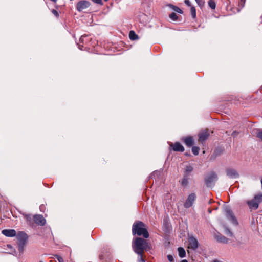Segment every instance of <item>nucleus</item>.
Wrapping results in <instances>:
<instances>
[{
	"label": "nucleus",
	"instance_id": "obj_35",
	"mask_svg": "<svg viewBox=\"0 0 262 262\" xmlns=\"http://www.w3.org/2000/svg\"><path fill=\"white\" fill-rule=\"evenodd\" d=\"M184 2L186 5L191 7V5L189 0H185Z\"/></svg>",
	"mask_w": 262,
	"mask_h": 262
},
{
	"label": "nucleus",
	"instance_id": "obj_2",
	"mask_svg": "<svg viewBox=\"0 0 262 262\" xmlns=\"http://www.w3.org/2000/svg\"><path fill=\"white\" fill-rule=\"evenodd\" d=\"M132 233L134 235H142L145 238H147L149 237V233L146 228L145 225L141 221H136L133 224Z\"/></svg>",
	"mask_w": 262,
	"mask_h": 262
},
{
	"label": "nucleus",
	"instance_id": "obj_37",
	"mask_svg": "<svg viewBox=\"0 0 262 262\" xmlns=\"http://www.w3.org/2000/svg\"><path fill=\"white\" fill-rule=\"evenodd\" d=\"M227 232L228 233V234H229L230 236H232V234L230 230H227Z\"/></svg>",
	"mask_w": 262,
	"mask_h": 262
},
{
	"label": "nucleus",
	"instance_id": "obj_6",
	"mask_svg": "<svg viewBox=\"0 0 262 262\" xmlns=\"http://www.w3.org/2000/svg\"><path fill=\"white\" fill-rule=\"evenodd\" d=\"M196 199V195L195 193H190L186 199L184 203V206L186 208L191 207L194 204Z\"/></svg>",
	"mask_w": 262,
	"mask_h": 262
},
{
	"label": "nucleus",
	"instance_id": "obj_1",
	"mask_svg": "<svg viewBox=\"0 0 262 262\" xmlns=\"http://www.w3.org/2000/svg\"><path fill=\"white\" fill-rule=\"evenodd\" d=\"M132 247L134 251L136 254L144 253V251H149L151 249V245L147 242V240L137 237L133 242Z\"/></svg>",
	"mask_w": 262,
	"mask_h": 262
},
{
	"label": "nucleus",
	"instance_id": "obj_18",
	"mask_svg": "<svg viewBox=\"0 0 262 262\" xmlns=\"http://www.w3.org/2000/svg\"><path fill=\"white\" fill-rule=\"evenodd\" d=\"M216 239L220 243H227L228 242V239L225 236L222 235H218L216 236Z\"/></svg>",
	"mask_w": 262,
	"mask_h": 262
},
{
	"label": "nucleus",
	"instance_id": "obj_40",
	"mask_svg": "<svg viewBox=\"0 0 262 262\" xmlns=\"http://www.w3.org/2000/svg\"><path fill=\"white\" fill-rule=\"evenodd\" d=\"M181 262H188V261H187V260L184 259V260H182L181 261Z\"/></svg>",
	"mask_w": 262,
	"mask_h": 262
},
{
	"label": "nucleus",
	"instance_id": "obj_24",
	"mask_svg": "<svg viewBox=\"0 0 262 262\" xmlns=\"http://www.w3.org/2000/svg\"><path fill=\"white\" fill-rule=\"evenodd\" d=\"M190 13L193 18H196V10L194 6H191Z\"/></svg>",
	"mask_w": 262,
	"mask_h": 262
},
{
	"label": "nucleus",
	"instance_id": "obj_41",
	"mask_svg": "<svg viewBox=\"0 0 262 262\" xmlns=\"http://www.w3.org/2000/svg\"><path fill=\"white\" fill-rule=\"evenodd\" d=\"M208 212L210 213L211 212V210L210 209H208Z\"/></svg>",
	"mask_w": 262,
	"mask_h": 262
},
{
	"label": "nucleus",
	"instance_id": "obj_13",
	"mask_svg": "<svg viewBox=\"0 0 262 262\" xmlns=\"http://www.w3.org/2000/svg\"><path fill=\"white\" fill-rule=\"evenodd\" d=\"M2 233L7 237H13L16 235V233L14 229H4L2 231Z\"/></svg>",
	"mask_w": 262,
	"mask_h": 262
},
{
	"label": "nucleus",
	"instance_id": "obj_30",
	"mask_svg": "<svg viewBox=\"0 0 262 262\" xmlns=\"http://www.w3.org/2000/svg\"><path fill=\"white\" fill-rule=\"evenodd\" d=\"M167 259L170 262H172L174 260L173 257L172 255H168Z\"/></svg>",
	"mask_w": 262,
	"mask_h": 262
},
{
	"label": "nucleus",
	"instance_id": "obj_36",
	"mask_svg": "<svg viewBox=\"0 0 262 262\" xmlns=\"http://www.w3.org/2000/svg\"><path fill=\"white\" fill-rule=\"evenodd\" d=\"M196 2L198 3V4L200 6L202 5V0H195Z\"/></svg>",
	"mask_w": 262,
	"mask_h": 262
},
{
	"label": "nucleus",
	"instance_id": "obj_5",
	"mask_svg": "<svg viewBox=\"0 0 262 262\" xmlns=\"http://www.w3.org/2000/svg\"><path fill=\"white\" fill-rule=\"evenodd\" d=\"M217 180V176L214 172H211L205 178V184L207 187H211Z\"/></svg>",
	"mask_w": 262,
	"mask_h": 262
},
{
	"label": "nucleus",
	"instance_id": "obj_11",
	"mask_svg": "<svg viewBox=\"0 0 262 262\" xmlns=\"http://www.w3.org/2000/svg\"><path fill=\"white\" fill-rule=\"evenodd\" d=\"M16 235L19 242L26 243L28 236L25 232H19Z\"/></svg>",
	"mask_w": 262,
	"mask_h": 262
},
{
	"label": "nucleus",
	"instance_id": "obj_42",
	"mask_svg": "<svg viewBox=\"0 0 262 262\" xmlns=\"http://www.w3.org/2000/svg\"><path fill=\"white\" fill-rule=\"evenodd\" d=\"M210 204L211 203V200L209 201V202Z\"/></svg>",
	"mask_w": 262,
	"mask_h": 262
},
{
	"label": "nucleus",
	"instance_id": "obj_28",
	"mask_svg": "<svg viewBox=\"0 0 262 262\" xmlns=\"http://www.w3.org/2000/svg\"><path fill=\"white\" fill-rule=\"evenodd\" d=\"M256 137L262 142V130H258L256 133Z\"/></svg>",
	"mask_w": 262,
	"mask_h": 262
},
{
	"label": "nucleus",
	"instance_id": "obj_27",
	"mask_svg": "<svg viewBox=\"0 0 262 262\" xmlns=\"http://www.w3.org/2000/svg\"><path fill=\"white\" fill-rule=\"evenodd\" d=\"M25 244V243H18V250L20 252H23Z\"/></svg>",
	"mask_w": 262,
	"mask_h": 262
},
{
	"label": "nucleus",
	"instance_id": "obj_3",
	"mask_svg": "<svg viewBox=\"0 0 262 262\" xmlns=\"http://www.w3.org/2000/svg\"><path fill=\"white\" fill-rule=\"evenodd\" d=\"M25 218L30 225H33L35 223L39 226H44L46 223V219L42 215L27 214L25 215Z\"/></svg>",
	"mask_w": 262,
	"mask_h": 262
},
{
	"label": "nucleus",
	"instance_id": "obj_9",
	"mask_svg": "<svg viewBox=\"0 0 262 262\" xmlns=\"http://www.w3.org/2000/svg\"><path fill=\"white\" fill-rule=\"evenodd\" d=\"M225 211L226 217L232 221L233 223L236 224L237 222L231 210L229 208H227L225 209Z\"/></svg>",
	"mask_w": 262,
	"mask_h": 262
},
{
	"label": "nucleus",
	"instance_id": "obj_23",
	"mask_svg": "<svg viewBox=\"0 0 262 262\" xmlns=\"http://www.w3.org/2000/svg\"><path fill=\"white\" fill-rule=\"evenodd\" d=\"M208 5L212 9H215L216 8V3L213 0H209L208 1Z\"/></svg>",
	"mask_w": 262,
	"mask_h": 262
},
{
	"label": "nucleus",
	"instance_id": "obj_4",
	"mask_svg": "<svg viewBox=\"0 0 262 262\" xmlns=\"http://www.w3.org/2000/svg\"><path fill=\"white\" fill-rule=\"evenodd\" d=\"M262 201V194L256 195L254 199L248 201L247 203L251 209H256L258 207L259 203Z\"/></svg>",
	"mask_w": 262,
	"mask_h": 262
},
{
	"label": "nucleus",
	"instance_id": "obj_12",
	"mask_svg": "<svg viewBox=\"0 0 262 262\" xmlns=\"http://www.w3.org/2000/svg\"><path fill=\"white\" fill-rule=\"evenodd\" d=\"M209 136V133L208 130H206L205 131L201 132L199 135V141L202 143L203 142L208 138Z\"/></svg>",
	"mask_w": 262,
	"mask_h": 262
},
{
	"label": "nucleus",
	"instance_id": "obj_44",
	"mask_svg": "<svg viewBox=\"0 0 262 262\" xmlns=\"http://www.w3.org/2000/svg\"><path fill=\"white\" fill-rule=\"evenodd\" d=\"M40 262H43V261H40Z\"/></svg>",
	"mask_w": 262,
	"mask_h": 262
},
{
	"label": "nucleus",
	"instance_id": "obj_15",
	"mask_svg": "<svg viewBox=\"0 0 262 262\" xmlns=\"http://www.w3.org/2000/svg\"><path fill=\"white\" fill-rule=\"evenodd\" d=\"M171 146L175 151L183 152L184 151V147L179 142H176L173 144H171Z\"/></svg>",
	"mask_w": 262,
	"mask_h": 262
},
{
	"label": "nucleus",
	"instance_id": "obj_26",
	"mask_svg": "<svg viewBox=\"0 0 262 262\" xmlns=\"http://www.w3.org/2000/svg\"><path fill=\"white\" fill-rule=\"evenodd\" d=\"M200 150V148L196 146H193L192 148V152L195 155H198Z\"/></svg>",
	"mask_w": 262,
	"mask_h": 262
},
{
	"label": "nucleus",
	"instance_id": "obj_10",
	"mask_svg": "<svg viewBox=\"0 0 262 262\" xmlns=\"http://www.w3.org/2000/svg\"><path fill=\"white\" fill-rule=\"evenodd\" d=\"M182 140L184 142L186 145L189 147H191L194 143L193 137L191 136L183 137Z\"/></svg>",
	"mask_w": 262,
	"mask_h": 262
},
{
	"label": "nucleus",
	"instance_id": "obj_43",
	"mask_svg": "<svg viewBox=\"0 0 262 262\" xmlns=\"http://www.w3.org/2000/svg\"><path fill=\"white\" fill-rule=\"evenodd\" d=\"M105 1H107L108 0H104Z\"/></svg>",
	"mask_w": 262,
	"mask_h": 262
},
{
	"label": "nucleus",
	"instance_id": "obj_17",
	"mask_svg": "<svg viewBox=\"0 0 262 262\" xmlns=\"http://www.w3.org/2000/svg\"><path fill=\"white\" fill-rule=\"evenodd\" d=\"M193 170V167L191 165H187L184 168L183 174L190 176V173Z\"/></svg>",
	"mask_w": 262,
	"mask_h": 262
},
{
	"label": "nucleus",
	"instance_id": "obj_38",
	"mask_svg": "<svg viewBox=\"0 0 262 262\" xmlns=\"http://www.w3.org/2000/svg\"><path fill=\"white\" fill-rule=\"evenodd\" d=\"M83 36H82L80 37V41L81 42H83Z\"/></svg>",
	"mask_w": 262,
	"mask_h": 262
},
{
	"label": "nucleus",
	"instance_id": "obj_7",
	"mask_svg": "<svg viewBox=\"0 0 262 262\" xmlns=\"http://www.w3.org/2000/svg\"><path fill=\"white\" fill-rule=\"evenodd\" d=\"M188 248L189 249H191L192 250H195L198 247V242L197 239L193 236L189 237L188 238Z\"/></svg>",
	"mask_w": 262,
	"mask_h": 262
},
{
	"label": "nucleus",
	"instance_id": "obj_21",
	"mask_svg": "<svg viewBox=\"0 0 262 262\" xmlns=\"http://www.w3.org/2000/svg\"><path fill=\"white\" fill-rule=\"evenodd\" d=\"M179 255L180 257L183 258L185 256L186 252L184 248L179 247L178 249Z\"/></svg>",
	"mask_w": 262,
	"mask_h": 262
},
{
	"label": "nucleus",
	"instance_id": "obj_16",
	"mask_svg": "<svg viewBox=\"0 0 262 262\" xmlns=\"http://www.w3.org/2000/svg\"><path fill=\"white\" fill-rule=\"evenodd\" d=\"M190 176L187 175H183V178L179 180V182L183 187H186L188 185Z\"/></svg>",
	"mask_w": 262,
	"mask_h": 262
},
{
	"label": "nucleus",
	"instance_id": "obj_34",
	"mask_svg": "<svg viewBox=\"0 0 262 262\" xmlns=\"http://www.w3.org/2000/svg\"><path fill=\"white\" fill-rule=\"evenodd\" d=\"M52 13H53L55 16H56V17H58V16H59L58 13V12H57L56 10L53 9V10L52 11Z\"/></svg>",
	"mask_w": 262,
	"mask_h": 262
},
{
	"label": "nucleus",
	"instance_id": "obj_25",
	"mask_svg": "<svg viewBox=\"0 0 262 262\" xmlns=\"http://www.w3.org/2000/svg\"><path fill=\"white\" fill-rule=\"evenodd\" d=\"M169 18L173 21L177 20V19H178V16H177L176 13H175L174 12L172 13L171 14H170L169 15Z\"/></svg>",
	"mask_w": 262,
	"mask_h": 262
},
{
	"label": "nucleus",
	"instance_id": "obj_39",
	"mask_svg": "<svg viewBox=\"0 0 262 262\" xmlns=\"http://www.w3.org/2000/svg\"><path fill=\"white\" fill-rule=\"evenodd\" d=\"M211 262H221V261L217 259H215V260H212Z\"/></svg>",
	"mask_w": 262,
	"mask_h": 262
},
{
	"label": "nucleus",
	"instance_id": "obj_20",
	"mask_svg": "<svg viewBox=\"0 0 262 262\" xmlns=\"http://www.w3.org/2000/svg\"><path fill=\"white\" fill-rule=\"evenodd\" d=\"M129 37L131 40H134L138 38V35L134 31H130L129 33Z\"/></svg>",
	"mask_w": 262,
	"mask_h": 262
},
{
	"label": "nucleus",
	"instance_id": "obj_31",
	"mask_svg": "<svg viewBox=\"0 0 262 262\" xmlns=\"http://www.w3.org/2000/svg\"><path fill=\"white\" fill-rule=\"evenodd\" d=\"M92 1L94 3H95L96 4H100V5H102L103 4L102 0H92Z\"/></svg>",
	"mask_w": 262,
	"mask_h": 262
},
{
	"label": "nucleus",
	"instance_id": "obj_8",
	"mask_svg": "<svg viewBox=\"0 0 262 262\" xmlns=\"http://www.w3.org/2000/svg\"><path fill=\"white\" fill-rule=\"evenodd\" d=\"M90 5V3L88 1H81L77 4L76 8L78 11H81L87 8Z\"/></svg>",
	"mask_w": 262,
	"mask_h": 262
},
{
	"label": "nucleus",
	"instance_id": "obj_29",
	"mask_svg": "<svg viewBox=\"0 0 262 262\" xmlns=\"http://www.w3.org/2000/svg\"><path fill=\"white\" fill-rule=\"evenodd\" d=\"M246 0H241L238 3V6L239 7L242 8L244 7L245 4Z\"/></svg>",
	"mask_w": 262,
	"mask_h": 262
},
{
	"label": "nucleus",
	"instance_id": "obj_14",
	"mask_svg": "<svg viewBox=\"0 0 262 262\" xmlns=\"http://www.w3.org/2000/svg\"><path fill=\"white\" fill-rule=\"evenodd\" d=\"M227 175L231 178H236L238 177L237 172L233 169L228 168L226 169Z\"/></svg>",
	"mask_w": 262,
	"mask_h": 262
},
{
	"label": "nucleus",
	"instance_id": "obj_19",
	"mask_svg": "<svg viewBox=\"0 0 262 262\" xmlns=\"http://www.w3.org/2000/svg\"><path fill=\"white\" fill-rule=\"evenodd\" d=\"M168 6L171 8L173 10H174V11L180 13V14H182L183 13V11L180 8H179L177 6H176L174 5H173L172 4H169L168 5Z\"/></svg>",
	"mask_w": 262,
	"mask_h": 262
},
{
	"label": "nucleus",
	"instance_id": "obj_32",
	"mask_svg": "<svg viewBox=\"0 0 262 262\" xmlns=\"http://www.w3.org/2000/svg\"><path fill=\"white\" fill-rule=\"evenodd\" d=\"M56 257L59 262H64L63 258L61 256H60L59 255H56Z\"/></svg>",
	"mask_w": 262,
	"mask_h": 262
},
{
	"label": "nucleus",
	"instance_id": "obj_22",
	"mask_svg": "<svg viewBox=\"0 0 262 262\" xmlns=\"http://www.w3.org/2000/svg\"><path fill=\"white\" fill-rule=\"evenodd\" d=\"M138 257L137 259L138 262H145L144 253H141L140 254H137Z\"/></svg>",
	"mask_w": 262,
	"mask_h": 262
},
{
	"label": "nucleus",
	"instance_id": "obj_33",
	"mask_svg": "<svg viewBox=\"0 0 262 262\" xmlns=\"http://www.w3.org/2000/svg\"><path fill=\"white\" fill-rule=\"evenodd\" d=\"M239 134V132H236V131H234L232 133V136L234 138L237 137V136Z\"/></svg>",
	"mask_w": 262,
	"mask_h": 262
}]
</instances>
